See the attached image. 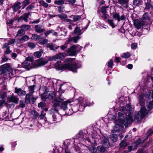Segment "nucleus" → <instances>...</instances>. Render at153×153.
<instances>
[{"label":"nucleus","instance_id":"obj_1","mask_svg":"<svg viewBox=\"0 0 153 153\" xmlns=\"http://www.w3.org/2000/svg\"><path fill=\"white\" fill-rule=\"evenodd\" d=\"M129 109H127V112L126 113V119L122 113L119 112L118 113V123L117 122L114 128V130L112 131L113 133H114L118 131L120 129V126L123 124L126 127H127L130 125L133 121L132 114L129 111Z\"/></svg>","mask_w":153,"mask_h":153},{"label":"nucleus","instance_id":"obj_2","mask_svg":"<svg viewBox=\"0 0 153 153\" xmlns=\"http://www.w3.org/2000/svg\"><path fill=\"white\" fill-rule=\"evenodd\" d=\"M74 60V58H68L65 62L68 63L64 65H62L61 61H58L55 64L54 67L60 70L69 69L74 72H76L77 69L80 68L81 65L79 64H75Z\"/></svg>","mask_w":153,"mask_h":153},{"label":"nucleus","instance_id":"obj_3","mask_svg":"<svg viewBox=\"0 0 153 153\" xmlns=\"http://www.w3.org/2000/svg\"><path fill=\"white\" fill-rule=\"evenodd\" d=\"M83 32H81V30L80 27H76L74 31V33L77 35L75 36L74 37L70 36L66 41V43H71L72 42L77 43L81 38V37L79 35H81Z\"/></svg>","mask_w":153,"mask_h":153},{"label":"nucleus","instance_id":"obj_4","mask_svg":"<svg viewBox=\"0 0 153 153\" xmlns=\"http://www.w3.org/2000/svg\"><path fill=\"white\" fill-rule=\"evenodd\" d=\"M146 109L145 107H142L139 111L135 114V121L137 123H140L142 119L144 118L147 114Z\"/></svg>","mask_w":153,"mask_h":153},{"label":"nucleus","instance_id":"obj_5","mask_svg":"<svg viewBox=\"0 0 153 153\" xmlns=\"http://www.w3.org/2000/svg\"><path fill=\"white\" fill-rule=\"evenodd\" d=\"M82 47L79 45H73L69 48L67 51L71 56H75L77 53L79 52L82 49Z\"/></svg>","mask_w":153,"mask_h":153},{"label":"nucleus","instance_id":"obj_6","mask_svg":"<svg viewBox=\"0 0 153 153\" xmlns=\"http://www.w3.org/2000/svg\"><path fill=\"white\" fill-rule=\"evenodd\" d=\"M48 62V61L43 58H41L35 60L32 63V65L34 67L36 68L45 65Z\"/></svg>","mask_w":153,"mask_h":153},{"label":"nucleus","instance_id":"obj_7","mask_svg":"<svg viewBox=\"0 0 153 153\" xmlns=\"http://www.w3.org/2000/svg\"><path fill=\"white\" fill-rule=\"evenodd\" d=\"M56 96V93L54 91L49 92L46 94H43L41 96V98L43 100H45L47 99H53Z\"/></svg>","mask_w":153,"mask_h":153},{"label":"nucleus","instance_id":"obj_8","mask_svg":"<svg viewBox=\"0 0 153 153\" xmlns=\"http://www.w3.org/2000/svg\"><path fill=\"white\" fill-rule=\"evenodd\" d=\"M90 149L91 153H103L105 151V149L101 146H98L97 149L94 147H91Z\"/></svg>","mask_w":153,"mask_h":153},{"label":"nucleus","instance_id":"obj_9","mask_svg":"<svg viewBox=\"0 0 153 153\" xmlns=\"http://www.w3.org/2000/svg\"><path fill=\"white\" fill-rule=\"evenodd\" d=\"M141 20L143 24L145 25L149 24L150 22V17L149 16V14L146 13L143 14L142 17L141 18Z\"/></svg>","mask_w":153,"mask_h":153},{"label":"nucleus","instance_id":"obj_10","mask_svg":"<svg viewBox=\"0 0 153 153\" xmlns=\"http://www.w3.org/2000/svg\"><path fill=\"white\" fill-rule=\"evenodd\" d=\"M64 56L62 53H60L52 56L49 57L48 58V61H56L57 60L62 58Z\"/></svg>","mask_w":153,"mask_h":153},{"label":"nucleus","instance_id":"obj_11","mask_svg":"<svg viewBox=\"0 0 153 153\" xmlns=\"http://www.w3.org/2000/svg\"><path fill=\"white\" fill-rule=\"evenodd\" d=\"M117 3L120 4L121 6L125 8L128 7V0H117Z\"/></svg>","mask_w":153,"mask_h":153},{"label":"nucleus","instance_id":"obj_12","mask_svg":"<svg viewBox=\"0 0 153 153\" xmlns=\"http://www.w3.org/2000/svg\"><path fill=\"white\" fill-rule=\"evenodd\" d=\"M145 25L143 24V22H141L138 19H136L134 21V25L135 27L137 29H140L142 26Z\"/></svg>","mask_w":153,"mask_h":153},{"label":"nucleus","instance_id":"obj_13","mask_svg":"<svg viewBox=\"0 0 153 153\" xmlns=\"http://www.w3.org/2000/svg\"><path fill=\"white\" fill-rule=\"evenodd\" d=\"M15 93L20 96H22L25 94L26 91L22 90L20 88H18L16 87L15 88Z\"/></svg>","mask_w":153,"mask_h":153},{"label":"nucleus","instance_id":"obj_14","mask_svg":"<svg viewBox=\"0 0 153 153\" xmlns=\"http://www.w3.org/2000/svg\"><path fill=\"white\" fill-rule=\"evenodd\" d=\"M35 31L37 33H41L45 31V29L40 25H36L35 26Z\"/></svg>","mask_w":153,"mask_h":153},{"label":"nucleus","instance_id":"obj_15","mask_svg":"<svg viewBox=\"0 0 153 153\" xmlns=\"http://www.w3.org/2000/svg\"><path fill=\"white\" fill-rule=\"evenodd\" d=\"M64 100V98L62 97V94L60 95L58 99H55V102L54 103V105L56 107H57L60 104L62 101Z\"/></svg>","mask_w":153,"mask_h":153},{"label":"nucleus","instance_id":"obj_16","mask_svg":"<svg viewBox=\"0 0 153 153\" xmlns=\"http://www.w3.org/2000/svg\"><path fill=\"white\" fill-rule=\"evenodd\" d=\"M71 101L70 100H67L64 101L61 103V109H63L64 111L68 109L67 105L68 104L70 103Z\"/></svg>","mask_w":153,"mask_h":153},{"label":"nucleus","instance_id":"obj_17","mask_svg":"<svg viewBox=\"0 0 153 153\" xmlns=\"http://www.w3.org/2000/svg\"><path fill=\"white\" fill-rule=\"evenodd\" d=\"M102 143L104 148H108L110 146L108 140L106 138H105L102 140Z\"/></svg>","mask_w":153,"mask_h":153},{"label":"nucleus","instance_id":"obj_18","mask_svg":"<svg viewBox=\"0 0 153 153\" xmlns=\"http://www.w3.org/2000/svg\"><path fill=\"white\" fill-rule=\"evenodd\" d=\"M29 14V13H25L23 16H20L19 18V21H20L21 20L23 19L25 22H27L28 21V18Z\"/></svg>","mask_w":153,"mask_h":153},{"label":"nucleus","instance_id":"obj_19","mask_svg":"<svg viewBox=\"0 0 153 153\" xmlns=\"http://www.w3.org/2000/svg\"><path fill=\"white\" fill-rule=\"evenodd\" d=\"M21 3L19 2H16L14 4L12 7L14 11L16 12L21 8Z\"/></svg>","mask_w":153,"mask_h":153},{"label":"nucleus","instance_id":"obj_20","mask_svg":"<svg viewBox=\"0 0 153 153\" xmlns=\"http://www.w3.org/2000/svg\"><path fill=\"white\" fill-rule=\"evenodd\" d=\"M1 67L3 69L5 72L6 73L7 72L9 71L11 69V67L9 64H5L1 65Z\"/></svg>","mask_w":153,"mask_h":153},{"label":"nucleus","instance_id":"obj_21","mask_svg":"<svg viewBox=\"0 0 153 153\" xmlns=\"http://www.w3.org/2000/svg\"><path fill=\"white\" fill-rule=\"evenodd\" d=\"M47 47L49 48L51 50L55 51L59 47L55 46V45L53 43H49L47 45Z\"/></svg>","mask_w":153,"mask_h":153},{"label":"nucleus","instance_id":"obj_22","mask_svg":"<svg viewBox=\"0 0 153 153\" xmlns=\"http://www.w3.org/2000/svg\"><path fill=\"white\" fill-rule=\"evenodd\" d=\"M30 62L27 61L24 62L22 65V67L25 68L30 69L31 68Z\"/></svg>","mask_w":153,"mask_h":153},{"label":"nucleus","instance_id":"obj_23","mask_svg":"<svg viewBox=\"0 0 153 153\" xmlns=\"http://www.w3.org/2000/svg\"><path fill=\"white\" fill-rule=\"evenodd\" d=\"M29 37L27 35H24L20 39H19V42H17L18 43H23L25 41L28 40L29 39Z\"/></svg>","mask_w":153,"mask_h":153},{"label":"nucleus","instance_id":"obj_24","mask_svg":"<svg viewBox=\"0 0 153 153\" xmlns=\"http://www.w3.org/2000/svg\"><path fill=\"white\" fill-rule=\"evenodd\" d=\"M19 99V98L13 95L11 96L10 98V102L16 104L18 103Z\"/></svg>","mask_w":153,"mask_h":153},{"label":"nucleus","instance_id":"obj_25","mask_svg":"<svg viewBox=\"0 0 153 153\" xmlns=\"http://www.w3.org/2000/svg\"><path fill=\"white\" fill-rule=\"evenodd\" d=\"M43 53V50H41L39 51L35 52L33 53L34 56L37 58H39L42 56V53Z\"/></svg>","mask_w":153,"mask_h":153},{"label":"nucleus","instance_id":"obj_26","mask_svg":"<svg viewBox=\"0 0 153 153\" xmlns=\"http://www.w3.org/2000/svg\"><path fill=\"white\" fill-rule=\"evenodd\" d=\"M32 95L30 94H26L25 98V102L27 104L29 103L30 102V97Z\"/></svg>","mask_w":153,"mask_h":153},{"label":"nucleus","instance_id":"obj_27","mask_svg":"<svg viewBox=\"0 0 153 153\" xmlns=\"http://www.w3.org/2000/svg\"><path fill=\"white\" fill-rule=\"evenodd\" d=\"M41 38V36L37 34H33L31 37V39L33 40H39Z\"/></svg>","mask_w":153,"mask_h":153},{"label":"nucleus","instance_id":"obj_28","mask_svg":"<svg viewBox=\"0 0 153 153\" xmlns=\"http://www.w3.org/2000/svg\"><path fill=\"white\" fill-rule=\"evenodd\" d=\"M142 0H133V4L134 6H138L142 4Z\"/></svg>","mask_w":153,"mask_h":153},{"label":"nucleus","instance_id":"obj_29","mask_svg":"<svg viewBox=\"0 0 153 153\" xmlns=\"http://www.w3.org/2000/svg\"><path fill=\"white\" fill-rule=\"evenodd\" d=\"M110 138L113 142H115L118 140L117 136L116 134H113L111 135Z\"/></svg>","mask_w":153,"mask_h":153},{"label":"nucleus","instance_id":"obj_30","mask_svg":"<svg viewBox=\"0 0 153 153\" xmlns=\"http://www.w3.org/2000/svg\"><path fill=\"white\" fill-rule=\"evenodd\" d=\"M141 143V139L140 138H139L138 140H137L134 143L132 144V146H134L135 147L133 148V150L136 149L138 146Z\"/></svg>","mask_w":153,"mask_h":153},{"label":"nucleus","instance_id":"obj_31","mask_svg":"<svg viewBox=\"0 0 153 153\" xmlns=\"http://www.w3.org/2000/svg\"><path fill=\"white\" fill-rule=\"evenodd\" d=\"M25 33L24 30L21 28L17 31L16 36H21L24 34Z\"/></svg>","mask_w":153,"mask_h":153},{"label":"nucleus","instance_id":"obj_32","mask_svg":"<svg viewBox=\"0 0 153 153\" xmlns=\"http://www.w3.org/2000/svg\"><path fill=\"white\" fill-rule=\"evenodd\" d=\"M20 27L23 30L24 32H25V31L29 29L30 28V25H24L21 26Z\"/></svg>","mask_w":153,"mask_h":153},{"label":"nucleus","instance_id":"obj_33","mask_svg":"<svg viewBox=\"0 0 153 153\" xmlns=\"http://www.w3.org/2000/svg\"><path fill=\"white\" fill-rule=\"evenodd\" d=\"M48 42V40L47 39L42 38L41 36V38L39 39V43L40 45H44L46 44Z\"/></svg>","mask_w":153,"mask_h":153},{"label":"nucleus","instance_id":"obj_34","mask_svg":"<svg viewBox=\"0 0 153 153\" xmlns=\"http://www.w3.org/2000/svg\"><path fill=\"white\" fill-rule=\"evenodd\" d=\"M31 114L33 115V118L35 119H36L39 116V114L35 110L32 111L31 112Z\"/></svg>","mask_w":153,"mask_h":153},{"label":"nucleus","instance_id":"obj_35","mask_svg":"<svg viewBox=\"0 0 153 153\" xmlns=\"http://www.w3.org/2000/svg\"><path fill=\"white\" fill-rule=\"evenodd\" d=\"M86 134L83 133L82 131H80L79 133L77 135V137H79V138H83L85 139H87V137H84V136Z\"/></svg>","mask_w":153,"mask_h":153},{"label":"nucleus","instance_id":"obj_36","mask_svg":"<svg viewBox=\"0 0 153 153\" xmlns=\"http://www.w3.org/2000/svg\"><path fill=\"white\" fill-rule=\"evenodd\" d=\"M35 87V85L30 86L28 87L29 91V93L30 94L32 95V94L34 92V88Z\"/></svg>","mask_w":153,"mask_h":153},{"label":"nucleus","instance_id":"obj_37","mask_svg":"<svg viewBox=\"0 0 153 153\" xmlns=\"http://www.w3.org/2000/svg\"><path fill=\"white\" fill-rule=\"evenodd\" d=\"M65 85L64 84L61 85L60 86L59 88V91L60 93H63L65 92V89L64 88V87Z\"/></svg>","mask_w":153,"mask_h":153},{"label":"nucleus","instance_id":"obj_38","mask_svg":"<svg viewBox=\"0 0 153 153\" xmlns=\"http://www.w3.org/2000/svg\"><path fill=\"white\" fill-rule=\"evenodd\" d=\"M113 17L114 19H117L118 22L120 21V15L119 13L116 12L114 13H113Z\"/></svg>","mask_w":153,"mask_h":153},{"label":"nucleus","instance_id":"obj_39","mask_svg":"<svg viewBox=\"0 0 153 153\" xmlns=\"http://www.w3.org/2000/svg\"><path fill=\"white\" fill-rule=\"evenodd\" d=\"M139 102L140 103V105L141 106L144 105V102L143 101L144 98L143 96L141 95L139 96Z\"/></svg>","mask_w":153,"mask_h":153},{"label":"nucleus","instance_id":"obj_40","mask_svg":"<svg viewBox=\"0 0 153 153\" xmlns=\"http://www.w3.org/2000/svg\"><path fill=\"white\" fill-rule=\"evenodd\" d=\"M27 46L31 49H33L36 47L35 44L32 42H29L27 44Z\"/></svg>","mask_w":153,"mask_h":153},{"label":"nucleus","instance_id":"obj_41","mask_svg":"<svg viewBox=\"0 0 153 153\" xmlns=\"http://www.w3.org/2000/svg\"><path fill=\"white\" fill-rule=\"evenodd\" d=\"M39 3L41 5L47 8L48 7V4L43 0L40 1L39 2Z\"/></svg>","mask_w":153,"mask_h":153},{"label":"nucleus","instance_id":"obj_42","mask_svg":"<svg viewBox=\"0 0 153 153\" xmlns=\"http://www.w3.org/2000/svg\"><path fill=\"white\" fill-rule=\"evenodd\" d=\"M54 3L55 4L60 5L64 4V1L63 0H56L54 1Z\"/></svg>","mask_w":153,"mask_h":153},{"label":"nucleus","instance_id":"obj_43","mask_svg":"<svg viewBox=\"0 0 153 153\" xmlns=\"http://www.w3.org/2000/svg\"><path fill=\"white\" fill-rule=\"evenodd\" d=\"M108 7V6L102 7L101 9V11L102 15H105L106 14V9Z\"/></svg>","mask_w":153,"mask_h":153},{"label":"nucleus","instance_id":"obj_44","mask_svg":"<svg viewBox=\"0 0 153 153\" xmlns=\"http://www.w3.org/2000/svg\"><path fill=\"white\" fill-rule=\"evenodd\" d=\"M130 56V53L127 52L126 53H124L122 55V57L123 58H129Z\"/></svg>","mask_w":153,"mask_h":153},{"label":"nucleus","instance_id":"obj_45","mask_svg":"<svg viewBox=\"0 0 153 153\" xmlns=\"http://www.w3.org/2000/svg\"><path fill=\"white\" fill-rule=\"evenodd\" d=\"M81 19V17L79 16H74L73 19L74 21L76 22L80 20Z\"/></svg>","mask_w":153,"mask_h":153},{"label":"nucleus","instance_id":"obj_46","mask_svg":"<svg viewBox=\"0 0 153 153\" xmlns=\"http://www.w3.org/2000/svg\"><path fill=\"white\" fill-rule=\"evenodd\" d=\"M127 145V144L125 141H122L119 144V146L120 147H125Z\"/></svg>","mask_w":153,"mask_h":153},{"label":"nucleus","instance_id":"obj_47","mask_svg":"<svg viewBox=\"0 0 153 153\" xmlns=\"http://www.w3.org/2000/svg\"><path fill=\"white\" fill-rule=\"evenodd\" d=\"M134 146H128V150H126L124 151V153H128V152H131L133 149V147Z\"/></svg>","mask_w":153,"mask_h":153},{"label":"nucleus","instance_id":"obj_48","mask_svg":"<svg viewBox=\"0 0 153 153\" xmlns=\"http://www.w3.org/2000/svg\"><path fill=\"white\" fill-rule=\"evenodd\" d=\"M45 103L43 102H41L38 104V107L42 108L45 107Z\"/></svg>","mask_w":153,"mask_h":153},{"label":"nucleus","instance_id":"obj_49","mask_svg":"<svg viewBox=\"0 0 153 153\" xmlns=\"http://www.w3.org/2000/svg\"><path fill=\"white\" fill-rule=\"evenodd\" d=\"M52 117L53 118V121L54 122L56 121V122L60 121L61 119H59L58 118H57L56 115V114H53L52 115Z\"/></svg>","mask_w":153,"mask_h":153},{"label":"nucleus","instance_id":"obj_50","mask_svg":"<svg viewBox=\"0 0 153 153\" xmlns=\"http://www.w3.org/2000/svg\"><path fill=\"white\" fill-rule=\"evenodd\" d=\"M58 16L61 18L62 20L64 19L65 20L68 17L66 15L64 14L62 15H59Z\"/></svg>","mask_w":153,"mask_h":153},{"label":"nucleus","instance_id":"obj_51","mask_svg":"<svg viewBox=\"0 0 153 153\" xmlns=\"http://www.w3.org/2000/svg\"><path fill=\"white\" fill-rule=\"evenodd\" d=\"M147 106L149 108L148 109V111H150L152 108L153 104L151 101H150L149 103L147 104Z\"/></svg>","mask_w":153,"mask_h":153},{"label":"nucleus","instance_id":"obj_52","mask_svg":"<svg viewBox=\"0 0 153 153\" xmlns=\"http://www.w3.org/2000/svg\"><path fill=\"white\" fill-rule=\"evenodd\" d=\"M12 52V51L10 50V48L6 49V50L4 52V54H9Z\"/></svg>","mask_w":153,"mask_h":153},{"label":"nucleus","instance_id":"obj_53","mask_svg":"<svg viewBox=\"0 0 153 153\" xmlns=\"http://www.w3.org/2000/svg\"><path fill=\"white\" fill-rule=\"evenodd\" d=\"M9 45V43H5L3 44L2 48L3 49H6L10 48Z\"/></svg>","mask_w":153,"mask_h":153},{"label":"nucleus","instance_id":"obj_54","mask_svg":"<svg viewBox=\"0 0 153 153\" xmlns=\"http://www.w3.org/2000/svg\"><path fill=\"white\" fill-rule=\"evenodd\" d=\"M26 61L32 62L33 60V57L32 56H30L26 58Z\"/></svg>","mask_w":153,"mask_h":153},{"label":"nucleus","instance_id":"obj_55","mask_svg":"<svg viewBox=\"0 0 153 153\" xmlns=\"http://www.w3.org/2000/svg\"><path fill=\"white\" fill-rule=\"evenodd\" d=\"M30 0H25L22 3L23 5L26 6L30 3Z\"/></svg>","mask_w":153,"mask_h":153},{"label":"nucleus","instance_id":"obj_56","mask_svg":"<svg viewBox=\"0 0 153 153\" xmlns=\"http://www.w3.org/2000/svg\"><path fill=\"white\" fill-rule=\"evenodd\" d=\"M108 23L111 26L112 28H114V24L113 20L111 19H108Z\"/></svg>","mask_w":153,"mask_h":153},{"label":"nucleus","instance_id":"obj_57","mask_svg":"<svg viewBox=\"0 0 153 153\" xmlns=\"http://www.w3.org/2000/svg\"><path fill=\"white\" fill-rule=\"evenodd\" d=\"M113 64V61L112 59H111L108 62V66L110 68H111Z\"/></svg>","mask_w":153,"mask_h":153},{"label":"nucleus","instance_id":"obj_58","mask_svg":"<svg viewBox=\"0 0 153 153\" xmlns=\"http://www.w3.org/2000/svg\"><path fill=\"white\" fill-rule=\"evenodd\" d=\"M34 7V6L33 5H30L27 7L26 10L27 11H30Z\"/></svg>","mask_w":153,"mask_h":153},{"label":"nucleus","instance_id":"obj_59","mask_svg":"<svg viewBox=\"0 0 153 153\" xmlns=\"http://www.w3.org/2000/svg\"><path fill=\"white\" fill-rule=\"evenodd\" d=\"M5 55L4 54L3 55V57L2 58V60H1V62H4L7 61L8 60V58L6 57Z\"/></svg>","mask_w":153,"mask_h":153},{"label":"nucleus","instance_id":"obj_60","mask_svg":"<svg viewBox=\"0 0 153 153\" xmlns=\"http://www.w3.org/2000/svg\"><path fill=\"white\" fill-rule=\"evenodd\" d=\"M6 72L1 67V66L0 67V75L2 74H5Z\"/></svg>","mask_w":153,"mask_h":153},{"label":"nucleus","instance_id":"obj_61","mask_svg":"<svg viewBox=\"0 0 153 153\" xmlns=\"http://www.w3.org/2000/svg\"><path fill=\"white\" fill-rule=\"evenodd\" d=\"M19 105L20 106L23 108L25 107V104L23 100L20 101Z\"/></svg>","mask_w":153,"mask_h":153},{"label":"nucleus","instance_id":"obj_62","mask_svg":"<svg viewBox=\"0 0 153 153\" xmlns=\"http://www.w3.org/2000/svg\"><path fill=\"white\" fill-rule=\"evenodd\" d=\"M131 47L132 49H135L137 48V44L136 43H133L131 44Z\"/></svg>","mask_w":153,"mask_h":153},{"label":"nucleus","instance_id":"obj_63","mask_svg":"<svg viewBox=\"0 0 153 153\" xmlns=\"http://www.w3.org/2000/svg\"><path fill=\"white\" fill-rule=\"evenodd\" d=\"M7 96V94L6 93H3L2 94H0V98L2 99H5Z\"/></svg>","mask_w":153,"mask_h":153},{"label":"nucleus","instance_id":"obj_64","mask_svg":"<svg viewBox=\"0 0 153 153\" xmlns=\"http://www.w3.org/2000/svg\"><path fill=\"white\" fill-rule=\"evenodd\" d=\"M15 41L16 40L15 39H12L9 40L8 43L9 44V45L11 44L14 45L15 42Z\"/></svg>","mask_w":153,"mask_h":153}]
</instances>
